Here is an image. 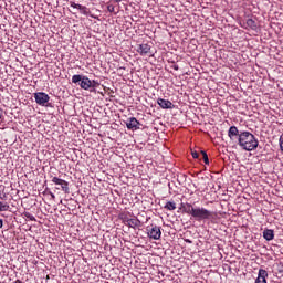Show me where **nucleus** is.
Returning a JSON list of instances; mask_svg holds the SVG:
<instances>
[{"label": "nucleus", "mask_w": 283, "mask_h": 283, "mask_svg": "<svg viewBox=\"0 0 283 283\" xmlns=\"http://www.w3.org/2000/svg\"><path fill=\"white\" fill-rule=\"evenodd\" d=\"M107 10H108L109 12H114L115 7H114L113 4H108V6H107Z\"/></svg>", "instance_id": "412c9836"}, {"label": "nucleus", "mask_w": 283, "mask_h": 283, "mask_svg": "<svg viewBox=\"0 0 283 283\" xmlns=\"http://www.w3.org/2000/svg\"><path fill=\"white\" fill-rule=\"evenodd\" d=\"M266 277H269V272L264 269H260L255 283H266Z\"/></svg>", "instance_id": "9d476101"}, {"label": "nucleus", "mask_w": 283, "mask_h": 283, "mask_svg": "<svg viewBox=\"0 0 283 283\" xmlns=\"http://www.w3.org/2000/svg\"><path fill=\"white\" fill-rule=\"evenodd\" d=\"M238 145L245 151H253L258 149L259 142L255 139L254 134L241 132L238 138Z\"/></svg>", "instance_id": "f03ea898"}, {"label": "nucleus", "mask_w": 283, "mask_h": 283, "mask_svg": "<svg viewBox=\"0 0 283 283\" xmlns=\"http://www.w3.org/2000/svg\"><path fill=\"white\" fill-rule=\"evenodd\" d=\"M192 154V158H200V155L198 154V151H191Z\"/></svg>", "instance_id": "4be33fe9"}, {"label": "nucleus", "mask_w": 283, "mask_h": 283, "mask_svg": "<svg viewBox=\"0 0 283 283\" xmlns=\"http://www.w3.org/2000/svg\"><path fill=\"white\" fill-rule=\"evenodd\" d=\"M115 3H120L123 0H113Z\"/></svg>", "instance_id": "393cba45"}, {"label": "nucleus", "mask_w": 283, "mask_h": 283, "mask_svg": "<svg viewBox=\"0 0 283 283\" xmlns=\"http://www.w3.org/2000/svg\"><path fill=\"white\" fill-rule=\"evenodd\" d=\"M3 118V111L0 109V120Z\"/></svg>", "instance_id": "b1692460"}, {"label": "nucleus", "mask_w": 283, "mask_h": 283, "mask_svg": "<svg viewBox=\"0 0 283 283\" xmlns=\"http://www.w3.org/2000/svg\"><path fill=\"white\" fill-rule=\"evenodd\" d=\"M72 83H80V87H82V90H91V92H94V88L101 85L98 81H92L90 77L83 75H73Z\"/></svg>", "instance_id": "7ed1b4c3"}, {"label": "nucleus", "mask_w": 283, "mask_h": 283, "mask_svg": "<svg viewBox=\"0 0 283 283\" xmlns=\"http://www.w3.org/2000/svg\"><path fill=\"white\" fill-rule=\"evenodd\" d=\"M228 136L230 138V140H235L240 138V130H238V127L235 126H231L228 130Z\"/></svg>", "instance_id": "1a4fd4ad"}, {"label": "nucleus", "mask_w": 283, "mask_h": 283, "mask_svg": "<svg viewBox=\"0 0 283 283\" xmlns=\"http://www.w3.org/2000/svg\"><path fill=\"white\" fill-rule=\"evenodd\" d=\"M148 231V237L151 240H160L163 232L160 231V227L158 226H154L150 230L149 228H147Z\"/></svg>", "instance_id": "423d86ee"}, {"label": "nucleus", "mask_w": 283, "mask_h": 283, "mask_svg": "<svg viewBox=\"0 0 283 283\" xmlns=\"http://www.w3.org/2000/svg\"><path fill=\"white\" fill-rule=\"evenodd\" d=\"M119 219L122 220V222L124 224H126V227H127V224L129 223V220H130V218L126 213L119 214Z\"/></svg>", "instance_id": "f3484780"}, {"label": "nucleus", "mask_w": 283, "mask_h": 283, "mask_svg": "<svg viewBox=\"0 0 283 283\" xmlns=\"http://www.w3.org/2000/svg\"><path fill=\"white\" fill-rule=\"evenodd\" d=\"M71 8H76L77 10H81V12H83L84 14H87V7H83L82 4L71 2Z\"/></svg>", "instance_id": "4468645a"}, {"label": "nucleus", "mask_w": 283, "mask_h": 283, "mask_svg": "<svg viewBox=\"0 0 283 283\" xmlns=\"http://www.w3.org/2000/svg\"><path fill=\"white\" fill-rule=\"evenodd\" d=\"M51 181L53 182V185H57L59 187H61L64 193H70V182H67L66 180L59 177H52Z\"/></svg>", "instance_id": "39448f33"}, {"label": "nucleus", "mask_w": 283, "mask_h": 283, "mask_svg": "<svg viewBox=\"0 0 283 283\" xmlns=\"http://www.w3.org/2000/svg\"><path fill=\"white\" fill-rule=\"evenodd\" d=\"M182 211L184 213H188V216H191L200 222L201 220H212L214 218L216 212L207 210L203 207H193L191 203L182 205Z\"/></svg>", "instance_id": "f257e3e1"}, {"label": "nucleus", "mask_w": 283, "mask_h": 283, "mask_svg": "<svg viewBox=\"0 0 283 283\" xmlns=\"http://www.w3.org/2000/svg\"><path fill=\"white\" fill-rule=\"evenodd\" d=\"M245 24L251 30H256L258 29V23L253 19H248Z\"/></svg>", "instance_id": "2eb2a0df"}, {"label": "nucleus", "mask_w": 283, "mask_h": 283, "mask_svg": "<svg viewBox=\"0 0 283 283\" xmlns=\"http://www.w3.org/2000/svg\"><path fill=\"white\" fill-rule=\"evenodd\" d=\"M126 127H127V129H130L132 132H136V130L140 129V122H138V119H136V117H130L126 122Z\"/></svg>", "instance_id": "0eeeda50"}, {"label": "nucleus", "mask_w": 283, "mask_h": 283, "mask_svg": "<svg viewBox=\"0 0 283 283\" xmlns=\"http://www.w3.org/2000/svg\"><path fill=\"white\" fill-rule=\"evenodd\" d=\"M164 209H167L168 211H176V202L174 201H168Z\"/></svg>", "instance_id": "dca6fc26"}, {"label": "nucleus", "mask_w": 283, "mask_h": 283, "mask_svg": "<svg viewBox=\"0 0 283 283\" xmlns=\"http://www.w3.org/2000/svg\"><path fill=\"white\" fill-rule=\"evenodd\" d=\"M137 52L140 54V56H147V54L151 52V46L149 44H140Z\"/></svg>", "instance_id": "9b49d317"}, {"label": "nucleus", "mask_w": 283, "mask_h": 283, "mask_svg": "<svg viewBox=\"0 0 283 283\" xmlns=\"http://www.w3.org/2000/svg\"><path fill=\"white\" fill-rule=\"evenodd\" d=\"M126 227H129L130 229H136L139 227H143V223L138 220V218L129 219Z\"/></svg>", "instance_id": "ddd939ff"}, {"label": "nucleus", "mask_w": 283, "mask_h": 283, "mask_svg": "<svg viewBox=\"0 0 283 283\" xmlns=\"http://www.w3.org/2000/svg\"><path fill=\"white\" fill-rule=\"evenodd\" d=\"M0 229H3V219H0Z\"/></svg>", "instance_id": "5701e85b"}, {"label": "nucleus", "mask_w": 283, "mask_h": 283, "mask_svg": "<svg viewBox=\"0 0 283 283\" xmlns=\"http://www.w3.org/2000/svg\"><path fill=\"white\" fill-rule=\"evenodd\" d=\"M52 198H54V193H51Z\"/></svg>", "instance_id": "a878e982"}, {"label": "nucleus", "mask_w": 283, "mask_h": 283, "mask_svg": "<svg viewBox=\"0 0 283 283\" xmlns=\"http://www.w3.org/2000/svg\"><path fill=\"white\" fill-rule=\"evenodd\" d=\"M157 103L161 109H174V103L169 99L158 98Z\"/></svg>", "instance_id": "6e6552de"}, {"label": "nucleus", "mask_w": 283, "mask_h": 283, "mask_svg": "<svg viewBox=\"0 0 283 283\" xmlns=\"http://www.w3.org/2000/svg\"><path fill=\"white\" fill-rule=\"evenodd\" d=\"M35 103L45 107L46 103H50V95L44 92L34 93Z\"/></svg>", "instance_id": "20e7f679"}, {"label": "nucleus", "mask_w": 283, "mask_h": 283, "mask_svg": "<svg viewBox=\"0 0 283 283\" xmlns=\"http://www.w3.org/2000/svg\"><path fill=\"white\" fill-rule=\"evenodd\" d=\"M8 209H10V206L0 201V211H8Z\"/></svg>", "instance_id": "aec40b11"}, {"label": "nucleus", "mask_w": 283, "mask_h": 283, "mask_svg": "<svg viewBox=\"0 0 283 283\" xmlns=\"http://www.w3.org/2000/svg\"><path fill=\"white\" fill-rule=\"evenodd\" d=\"M200 154L202 156L205 165H209V156L207 155V151L201 150Z\"/></svg>", "instance_id": "a211bd4d"}, {"label": "nucleus", "mask_w": 283, "mask_h": 283, "mask_svg": "<svg viewBox=\"0 0 283 283\" xmlns=\"http://www.w3.org/2000/svg\"><path fill=\"white\" fill-rule=\"evenodd\" d=\"M263 238L264 240H266L268 242H271V240H273L275 238V233L273 232L272 229H265L263 231Z\"/></svg>", "instance_id": "f8f14e48"}, {"label": "nucleus", "mask_w": 283, "mask_h": 283, "mask_svg": "<svg viewBox=\"0 0 283 283\" xmlns=\"http://www.w3.org/2000/svg\"><path fill=\"white\" fill-rule=\"evenodd\" d=\"M24 218H28V220H31V222H36V217L30 212H24Z\"/></svg>", "instance_id": "6ab92c4d"}]
</instances>
